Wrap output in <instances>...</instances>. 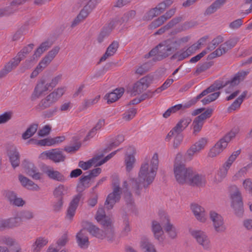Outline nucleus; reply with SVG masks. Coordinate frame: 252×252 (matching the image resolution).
Masks as SVG:
<instances>
[{"label":"nucleus","instance_id":"obj_1","mask_svg":"<svg viewBox=\"0 0 252 252\" xmlns=\"http://www.w3.org/2000/svg\"><path fill=\"white\" fill-rule=\"evenodd\" d=\"M151 168L148 161L141 164L137 178L129 176L128 181H124V188H131L133 189H142L149 188L156 177L158 166V154L155 153L151 161Z\"/></svg>","mask_w":252,"mask_h":252},{"label":"nucleus","instance_id":"obj_2","mask_svg":"<svg viewBox=\"0 0 252 252\" xmlns=\"http://www.w3.org/2000/svg\"><path fill=\"white\" fill-rule=\"evenodd\" d=\"M176 51L177 49L172 39L169 38L159 43L146 56L148 57L153 56V61L156 62L166 58Z\"/></svg>","mask_w":252,"mask_h":252},{"label":"nucleus","instance_id":"obj_3","mask_svg":"<svg viewBox=\"0 0 252 252\" xmlns=\"http://www.w3.org/2000/svg\"><path fill=\"white\" fill-rule=\"evenodd\" d=\"M248 73V71H245L238 72L231 80L225 82L224 83L221 81L217 80L201 93L204 96L209 93L219 90L228 85L232 87L237 86L241 81L244 80Z\"/></svg>","mask_w":252,"mask_h":252},{"label":"nucleus","instance_id":"obj_4","mask_svg":"<svg viewBox=\"0 0 252 252\" xmlns=\"http://www.w3.org/2000/svg\"><path fill=\"white\" fill-rule=\"evenodd\" d=\"M103 229L93 224H91L87 228L89 233L94 237L103 240L106 239L109 243L115 241V234L113 226H103Z\"/></svg>","mask_w":252,"mask_h":252},{"label":"nucleus","instance_id":"obj_5","mask_svg":"<svg viewBox=\"0 0 252 252\" xmlns=\"http://www.w3.org/2000/svg\"><path fill=\"white\" fill-rule=\"evenodd\" d=\"M174 171L176 179L180 184H188L190 178L193 174L192 168H186L183 163L175 162L174 165Z\"/></svg>","mask_w":252,"mask_h":252},{"label":"nucleus","instance_id":"obj_6","mask_svg":"<svg viewBox=\"0 0 252 252\" xmlns=\"http://www.w3.org/2000/svg\"><path fill=\"white\" fill-rule=\"evenodd\" d=\"M208 38V36H204L200 38L196 43H194L186 49L184 48L179 51L175 52L170 58L171 60H177V61H182L192 54H194L200 48V46Z\"/></svg>","mask_w":252,"mask_h":252},{"label":"nucleus","instance_id":"obj_7","mask_svg":"<svg viewBox=\"0 0 252 252\" xmlns=\"http://www.w3.org/2000/svg\"><path fill=\"white\" fill-rule=\"evenodd\" d=\"M160 221L168 238L171 240L177 239L179 233L178 229L171 221L170 216L166 213H163L160 216Z\"/></svg>","mask_w":252,"mask_h":252},{"label":"nucleus","instance_id":"obj_8","mask_svg":"<svg viewBox=\"0 0 252 252\" xmlns=\"http://www.w3.org/2000/svg\"><path fill=\"white\" fill-rule=\"evenodd\" d=\"M60 47L58 46L49 51L47 54L40 61L36 68L31 73L30 77L33 78L36 77L45 68H46L59 52Z\"/></svg>","mask_w":252,"mask_h":252},{"label":"nucleus","instance_id":"obj_9","mask_svg":"<svg viewBox=\"0 0 252 252\" xmlns=\"http://www.w3.org/2000/svg\"><path fill=\"white\" fill-rule=\"evenodd\" d=\"M189 233L204 250H209L211 248V242L207 234L201 230L190 229Z\"/></svg>","mask_w":252,"mask_h":252},{"label":"nucleus","instance_id":"obj_10","mask_svg":"<svg viewBox=\"0 0 252 252\" xmlns=\"http://www.w3.org/2000/svg\"><path fill=\"white\" fill-rule=\"evenodd\" d=\"M231 207L233 208L234 213L239 217L243 214V204L241 194L238 190H233L230 193Z\"/></svg>","mask_w":252,"mask_h":252},{"label":"nucleus","instance_id":"obj_11","mask_svg":"<svg viewBox=\"0 0 252 252\" xmlns=\"http://www.w3.org/2000/svg\"><path fill=\"white\" fill-rule=\"evenodd\" d=\"M209 218L212 222V225L215 231L217 233H222L226 229L222 216L215 211L209 212Z\"/></svg>","mask_w":252,"mask_h":252},{"label":"nucleus","instance_id":"obj_12","mask_svg":"<svg viewBox=\"0 0 252 252\" xmlns=\"http://www.w3.org/2000/svg\"><path fill=\"white\" fill-rule=\"evenodd\" d=\"M191 121V119L189 117L181 119L176 126L169 131L165 139L169 140L176 133H181V132L188 127Z\"/></svg>","mask_w":252,"mask_h":252},{"label":"nucleus","instance_id":"obj_13","mask_svg":"<svg viewBox=\"0 0 252 252\" xmlns=\"http://www.w3.org/2000/svg\"><path fill=\"white\" fill-rule=\"evenodd\" d=\"M22 165L25 172L33 179L39 180L41 179L42 174L39 172L37 167L34 164L27 159H25L22 163Z\"/></svg>","mask_w":252,"mask_h":252},{"label":"nucleus","instance_id":"obj_14","mask_svg":"<svg viewBox=\"0 0 252 252\" xmlns=\"http://www.w3.org/2000/svg\"><path fill=\"white\" fill-rule=\"evenodd\" d=\"M122 190H113V192L108 195L104 203L107 209H112L114 205L120 200L122 194Z\"/></svg>","mask_w":252,"mask_h":252},{"label":"nucleus","instance_id":"obj_15","mask_svg":"<svg viewBox=\"0 0 252 252\" xmlns=\"http://www.w3.org/2000/svg\"><path fill=\"white\" fill-rule=\"evenodd\" d=\"M207 143V139L206 138H201L193 145H192L187 151L186 155L190 158L193 156L200 152L203 149Z\"/></svg>","mask_w":252,"mask_h":252},{"label":"nucleus","instance_id":"obj_16","mask_svg":"<svg viewBox=\"0 0 252 252\" xmlns=\"http://www.w3.org/2000/svg\"><path fill=\"white\" fill-rule=\"evenodd\" d=\"M161 222L154 220L152 222V231L154 234V238L159 242H162L164 240V230L163 226L161 225Z\"/></svg>","mask_w":252,"mask_h":252},{"label":"nucleus","instance_id":"obj_17","mask_svg":"<svg viewBox=\"0 0 252 252\" xmlns=\"http://www.w3.org/2000/svg\"><path fill=\"white\" fill-rule=\"evenodd\" d=\"M42 154L46 155L49 159L55 163L64 161L65 159V156L63 154L62 152L57 149H53L48 151L44 152Z\"/></svg>","mask_w":252,"mask_h":252},{"label":"nucleus","instance_id":"obj_18","mask_svg":"<svg viewBox=\"0 0 252 252\" xmlns=\"http://www.w3.org/2000/svg\"><path fill=\"white\" fill-rule=\"evenodd\" d=\"M189 181L188 185L196 188H203L206 183V177L204 175L194 173Z\"/></svg>","mask_w":252,"mask_h":252},{"label":"nucleus","instance_id":"obj_19","mask_svg":"<svg viewBox=\"0 0 252 252\" xmlns=\"http://www.w3.org/2000/svg\"><path fill=\"white\" fill-rule=\"evenodd\" d=\"M190 209L197 220L205 222L207 220L205 209L197 204H191Z\"/></svg>","mask_w":252,"mask_h":252},{"label":"nucleus","instance_id":"obj_20","mask_svg":"<svg viewBox=\"0 0 252 252\" xmlns=\"http://www.w3.org/2000/svg\"><path fill=\"white\" fill-rule=\"evenodd\" d=\"M115 22L112 20L108 24L105 25L98 35L97 40L99 43H102L112 31L116 27Z\"/></svg>","mask_w":252,"mask_h":252},{"label":"nucleus","instance_id":"obj_21","mask_svg":"<svg viewBox=\"0 0 252 252\" xmlns=\"http://www.w3.org/2000/svg\"><path fill=\"white\" fill-rule=\"evenodd\" d=\"M34 44L31 43L22 48V49L18 53L17 56L14 58L12 61L17 66L20 63V62L24 59L27 55H28L33 49Z\"/></svg>","mask_w":252,"mask_h":252},{"label":"nucleus","instance_id":"obj_22","mask_svg":"<svg viewBox=\"0 0 252 252\" xmlns=\"http://www.w3.org/2000/svg\"><path fill=\"white\" fill-rule=\"evenodd\" d=\"M45 81L44 80H41V81L38 83L35 86L34 91L32 94L31 99L32 100H34L37 98H38L44 92L49 90L50 86L47 83L45 85Z\"/></svg>","mask_w":252,"mask_h":252},{"label":"nucleus","instance_id":"obj_23","mask_svg":"<svg viewBox=\"0 0 252 252\" xmlns=\"http://www.w3.org/2000/svg\"><path fill=\"white\" fill-rule=\"evenodd\" d=\"M96 219L103 226H113L111 219L106 216L103 209H98L96 215Z\"/></svg>","mask_w":252,"mask_h":252},{"label":"nucleus","instance_id":"obj_24","mask_svg":"<svg viewBox=\"0 0 252 252\" xmlns=\"http://www.w3.org/2000/svg\"><path fill=\"white\" fill-rule=\"evenodd\" d=\"M236 133L233 131H230L226 134L222 138H221L217 143L215 145L217 148L221 149L222 151L227 147L228 143L231 139L234 138L236 136Z\"/></svg>","mask_w":252,"mask_h":252},{"label":"nucleus","instance_id":"obj_25","mask_svg":"<svg viewBox=\"0 0 252 252\" xmlns=\"http://www.w3.org/2000/svg\"><path fill=\"white\" fill-rule=\"evenodd\" d=\"M48 243V239L46 237H37L31 246L32 252H40L42 248Z\"/></svg>","mask_w":252,"mask_h":252},{"label":"nucleus","instance_id":"obj_26","mask_svg":"<svg viewBox=\"0 0 252 252\" xmlns=\"http://www.w3.org/2000/svg\"><path fill=\"white\" fill-rule=\"evenodd\" d=\"M5 195L10 203L13 205L22 207L25 204V201L22 198L18 197L13 191H7Z\"/></svg>","mask_w":252,"mask_h":252},{"label":"nucleus","instance_id":"obj_27","mask_svg":"<svg viewBox=\"0 0 252 252\" xmlns=\"http://www.w3.org/2000/svg\"><path fill=\"white\" fill-rule=\"evenodd\" d=\"M102 158H103V154L98 153L92 158L86 162L80 161L78 163V166L84 170H87L90 169L94 164L96 165L97 161Z\"/></svg>","mask_w":252,"mask_h":252},{"label":"nucleus","instance_id":"obj_28","mask_svg":"<svg viewBox=\"0 0 252 252\" xmlns=\"http://www.w3.org/2000/svg\"><path fill=\"white\" fill-rule=\"evenodd\" d=\"M125 140L124 136L122 135H118L115 138L112 139L110 143L108 144L106 148L98 153H102L103 157L105 153H108L113 148L118 146L121 143Z\"/></svg>","mask_w":252,"mask_h":252},{"label":"nucleus","instance_id":"obj_29","mask_svg":"<svg viewBox=\"0 0 252 252\" xmlns=\"http://www.w3.org/2000/svg\"><path fill=\"white\" fill-rule=\"evenodd\" d=\"M124 93V89L121 88L116 89L114 91L105 94L104 98L107 100L108 104H110L117 101L120 98Z\"/></svg>","mask_w":252,"mask_h":252},{"label":"nucleus","instance_id":"obj_30","mask_svg":"<svg viewBox=\"0 0 252 252\" xmlns=\"http://www.w3.org/2000/svg\"><path fill=\"white\" fill-rule=\"evenodd\" d=\"M77 243L81 248H87L89 245V238L85 229H81L76 236Z\"/></svg>","mask_w":252,"mask_h":252},{"label":"nucleus","instance_id":"obj_31","mask_svg":"<svg viewBox=\"0 0 252 252\" xmlns=\"http://www.w3.org/2000/svg\"><path fill=\"white\" fill-rule=\"evenodd\" d=\"M140 248L144 252H158L155 246L145 237H142L139 242Z\"/></svg>","mask_w":252,"mask_h":252},{"label":"nucleus","instance_id":"obj_32","mask_svg":"<svg viewBox=\"0 0 252 252\" xmlns=\"http://www.w3.org/2000/svg\"><path fill=\"white\" fill-rule=\"evenodd\" d=\"M119 42L114 41L107 47L104 54L99 60V62L105 61L108 57L113 56L117 51L119 47Z\"/></svg>","mask_w":252,"mask_h":252},{"label":"nucleus","instance_id":"obj_33","mask_svg":"<svg viewBox=\"0 0 252 252\" xmlns=\"http://www.w3.org/2000/svg\"><path fill=\"white\" fill-rule=\"evenodd\" d=\"M8 156L12 166L14 168L18 167L20 164V155L15 147L8 151Z\"/></svg>","mask_w":252,"mask_h":252},{"label":"nucleus","instance_id":"obj_34","mask_svg":"<svg viewBox=\"0 0 252 252\" xmlns=\"http://www.w3.org/2000/svg\"><path fill=\"white\" fill-rule=\"evenodd\" d=\"M94 182V180L87 174H84L79 179V181L77 184V188H89L91 187L92 184Z\"/></svg>","mask_w":252,"mask_h":252},{"label":"nucleus","instance_id":"obj_35","mask_svg":"<svg viewBox=\"0 0 252 252\" xmlns=\"http://www.w3.org/2000/svg\"><path fill=\"white\" fill-rule=\"evenodd\" d=\"M81 4L84 5L83 11L89 14V13L95 7L100 0H79Z\"/></svg>","mask_w":252,"mask_h":252},{"label":"nucleus","instance_id":"obj_36","mask_svg":"<svg viewBox=\"0 0 252 252\" xmlns=\"http://www.w3.org/2000/svg\"><path fill=\"white\" fill-rule=\"evenodd\" d=\"M47 169L44 170V173L48 177L52 180L63 181L64 180V176L58 171H55L53 168L47 167Z\"/></svg>","mask_w":252,"mask_h":252},{"label":"nucleus","instance_id":"obj_37","mask_svg":"<svg viewBox=\"0 0 252 252\" xmlns=\"http://www.w3.org/2000/svg\"><path fill=\"white\" fill-rule=\"evenodd\" d=\"M238 40L236 38H231L226 41L219 47L222 55L225 54L229 50L233 48L237 43Z\"/></svg>","mask_w":252,"mask_h":252},{"label":"nucleus","instance_id":"obj_38","mask_svg":"<svg viewBox=\"0 0 252 252\" xmlns=\"http://www.w3.org/2000/svg\"><path fill=\"white\" fill-rule=\"evenodd\" d=\"M136 15L135 10H130L124 14V15L120 18L116 17L113 19V21L115 22L116 25L118 24L121 25L124 23L127 22L130 19L134 18Z\"/></svg>","mask_w":252,"mask_h":252},{"label":"nucleus","instance_id":"obj_39","mask_svg":"<svg viewBox=\"0 0 252 252\" xmlns=\"http://www.w3.org/2000/svg\"><path fill=\"white\" fill-rule=\"evenodd\" d=\"M7 229H12L20 226L22 222L21 218H20L17 214L16 215L13 217L6 219Z\"/></svg>","mask_w":252,"mask_h":252},{"label":"nucleus","instance_id":"obj_40","mask_svg":"<svg viewBox=\"0 0 252 252\" xmlns=\"http://www.w3.org/2000/svg\"><path fill=\"white\" fill-rule=\"evenodd\" d=\"M124 195L126 203V209L127 211H133L135 209V204L129 190H125L124 192Z\"/></svg>","mask_w":252,"mask_h":252},{"label":"nucleus","instance_id":"obj_41","mask_svg":"<svg viewBox=\"0 0 252 252\" xmlns=\"http://www.w3.org/2000/svg\"><path fill=\"white\" fill-rule=\"evenodd\" d=\"M64 88H58L50 93L47 96L54 104L64 94Z\"/></svg>","mask_w":252,"mask_h":252},{"label":"nucleus","instance_id":"obj_42","mask_svg":"<svg viewBox=\"0 0 252 252\" xmlns=\"http://www.w3.org/2000/svg\"><path fill=\"white\" fill-rule=\"evenodd\" d=\"M38 124L33 123L30 125L27 130L22 134V138L26 140L32 136L36 132Z\"/></svg>","mask_w":252,"mask_h":252},{"label":"nucleus","instance_id":"obj_43","mask_svg":"<svg viewBox=\"0 0 252 252\" xmlns=\"http://www.w3.org/2000/svg\"><path fill=\"white\" fill-rule=\"evenodd\" d=\"M213 64L214 62L212 61L204 62L202 63L198 64L196 66L194 74L196 75H199L200 73L204 72L210 68Z\"/></svg>","mask_w":252,"mask_h":252},{"label":"nucleus","instance_id":"obj_44","mask_svg":"<svg viewBox=\"0 0 252 252\" xmlns=\"http://www.w3.org/2000/svg\"><path fill=\"white\" fill-rule=\"evenodd\" d=\"M53 104V103L50 99L46 96L40 100L38 105L35 107V109L38 111H41L48 108Z\"/></svg>","mask_w":252,"mask_h":252},{"label":"nucleus","instance_id":"obj_45","mask_svg":"<svg viewBox=\"0 0 252 252\" xmlns=\"http://www.w3.org/2000/svg\"><path fill=\"white\" fill-rule=\"evenodd\" d=\"M17 67V65L13 62L12 60L7 63L3 69L0 71V79L4 77L13 68Z\"/></svg>","mask_w":252,"mask_h":252},{"label":"nucleus","instance_id":"obj_46","mask_svg":"<svg viewBox=\"0 0 252 252\" xmlns=\"http://www.w3.org/2000/svg\"><path fill=\"white\" fill-rule=\"evenodd\" d=\"M19 217L21 218V221L22 223L23 220H30L34 218L33 212L31 211L25 210L17 213Z\"/></svg>","mask_w":252,"mask_h":252},{"label":"nucleus","instance_id":"obj_47","mask_svg":"<svg viewBox=\"0 0 252 252\" xmlns=\"http://www.w3.org/2000/svg\"><path fill=\"white\" fill-rule=\"evenodd\" d=\"M69 240V235L67 232L64 233L56 242L57 248L61 249L64 247Z\"/></svg>","mask_w":252,"mask_h":252},{"label":"nucleus","instance_id":"obj_48","mask_svg":"<svg viewBox=\"0 0 252 252\" xmlns=\"http://www.w3.org/2000/svg\"><path fill=\"white\" fill-rule=\"evenodd\" d=\"M111 178V185L113 189H126V188H124L123 186L122 188L120 187V180L119 176L117 175H112ZM128 178H129V177ZM128 181V179H127V180H125V181ZM124 182V181L123 182L122 184H123ZM129 188L132 189L131 188L129 187H128L127 188H126V189H128Z\"/></svg>","mask_w":252,"mask_h":252},{"label":"nucleus","instance_id":"obj_49","mask_svg":"<svg viewBox=\"0 0 252 252\" xmlns=\"http://www.w3.org/2000/svg\"><path fill=\"white\" fill-rule=\"evenodd\" d=\"M135 159L133 155H128L126 157L125 162L126 170L129 172L133 167V164L135 163Z\"/></svg>","mask_w":252,"mask_h":252},{"label":"nucleus","instance_id":"obj_50","mask_svg":"<svg viewBox=\"0 0 252 252\" xmlns=\"http://www.w3.org/2000/svg\"><path fill=\"white\" fill-rule=\"evenodd\" d=\"M160 14V12L158 11V7L152 8L147 12L143 16V20L144 21H150L154 17Z\"/></svg>","mask_w":252,"mask_h":252},{"label":"nucleus","instance_id":"obj_51","mask_svg":"<svg viewBox=\"0 0 252 252\" xmlns=\"http://www.w3.org/2000/svg\"><path fill=\"white\" fill-rule=\"evenodd\" d=\"M204 96L201 93L197 95L196 97H193L184 104H182V109H185L189 108L192 106L195 105L200 99L203 97Z\"/></svg>","mask_w":252,"mask_h":252},{"label":"nucleus","instance_id":"obj_52","mask_svg":"<svg viewBox=\"0 0 252 252\" xmlns=\"http://www.w3.org/2000/svg\"><path fill=\"white\" fill-rule=\"evenodd\" d=\"M204 123V122L201 120L198 119L197 117L194 118L192 124L193 129V133L196 134L201 130Z\"/></svg>","mask_w":252,"mask_h":252},{"label":"nucleus","instance_id":"obj_53","mask_svg":"<svg viewBox=\"0 0 252 252\" xmlns=\"http://www.w3.org/2000/svg\"><path fill=\"white\" fill-rule=\"evenodd\" d=\"M88 16V14H87V13L81 10L79 14L73 20L71 24V27H74L75 26L77 25L81 21L85 19Z\"/></svg>","mask_w":252,"mask_h":252},{"label":"nucleus","instance_id":"obj_54","mask_svg":"<svg viewBox=\"0 0 252 252\" xmlns=\"http://www.w3.org/2000/svg\"><path fill=\"white\" fill-rule=\"evenodd\" d=\"M146 89L147 88H144V86L140 81H137L133 87V95H136V94H139Z\"/></svg>","mask_w":252,"mask_h":252},{"label":"nucleus","instance_id":"obj_55","mask_svg":"<svg viewBox=\"0 0 252 252\" xmlns=\"http://www.w3.org/2000/svg\"><path fill=\"white\" fill-rule=\"evenodd\" d=\"M100 98V95H98L94 99H85L82 104L83 110L86 109L96 103Z\"/></svg>","mask_w":252,"mask_h":252},{"label":"nucleus","instance_id":"obj_56","mask_svg":"<svg viewBox=\"0 0 252 252\" xmlns=\"http://www.w3.org/2000/svg\"><path fill=\"white\" fill-rule=\"evenodd\" d=\"M171 39L174 46H175V48H176V49L177 50L179 48L182 43H187L189 41V40L190 39V36H186L178 39H174V38Z\"/></svg>","mask_w":252,"mask_h":252},{"label":"nucleus","instance_id":"obj_57","mask_svg":"<svg viewBox=\"0 0 252 252\" xmlns=\"http://www.w3.org/2000/svg\"><path fill=\"white\" fill-rule=\"evenodd\" d=\"M213 110L212 108H207L203 113L196 117L198 119H199L204 122V121L208 118L211 117L212 115Z\"/></svg>","mask_w":252,"mask_h":252},{"label":"nucleus","instance_id":"obj_58","mask_svg":"<svg viewBox=\"0 0 252 252\" xmlns=\"http://www.w3.org/2000/svg\"><path fill=\"white\" fill-rule=\"evenodd\" d=\"M144 86L145 88H148L153 81V76L148 75L139 80Z\"/></svg>","mask_w":252,"mask_h":252},{"label":"nucleus","instance_id":"obj_59","mask_svg":"<svg viewBox=\"0 0 252 252\" xmlns=\"http://www.w3.org/2000/svg\"><path fill=\"white\" fill-rule=\"evenodd\" d=\"M15 240L9 236H1L0 237V242L8 246H12L15 243Z\"/></svg>","mask_w":252,"mask_h":252},{"label":"nucleus","instance_id":"obj_60","mask_svg":"<svg viewBox=\"0 0 252 252\" xmlns=\"http://www.w3.org/2000/svg\"><path fill=\"white\" fill-rule=\"evenodd\" d=\"M26 26H22L15 32L13 36V40L16 41L19 39L26 31Z\"/></svg>","mask_w":252,"mask_h":252},{"label":"nucleus","instance_id":"obj_61","mask_svg":"<svg viewBox=\"0 0 252 252\" xmlns=\"http://www.w3.org/2000/svg\"><path fill=\"white\" fill-rule=\"evenodd\" d=\"M51 130V127L49 125H46L40 129L37 133L39 136L44 137L48 135Z\"/></svg>","mask_w":252,"mask_h":252},{"label":"nucleus","instance_id":"obj_62","mask_svg":"<svg viewBox=\"0 0 252 252\" xmlns=\"http://www.w3.org/2000/svg\"><path fill=\"white\" fill-rule=\"evenodd\" d=\"M81 146V143L80 142H78V143H76V144L74 146H65L63 150L64 151H65L67 153H74V152H75L76 151H78L79 150V149L80 148Z\"/></svg>","mask_w":252,"mask_h":252},{"label":"nucleus","instance_id":"obj_63","mask_svg":"<svg viewBox=\"0 0 252 252\" xmlns=\"http://www.w3.org/2000/svg\"><path fill=\"white\" fill-rule=\"evenodd\" d=\"M149 70V64L145 63L139 66L136 70L135 73L140 75H143Z\"/></svg>","mask_w":252,"mask_h":252},{"label":"nucleus","instance_id":"obj_64","mask_svg":"<svg viewBox=\"0 0 252 252\" xmlns=\"http://www.w3.org/2000/svg\"><path fill=\"white\" fill-rule=\"evenodd\" d=\"M82 197V194L80 193H78L76 195H75L72 198V200L69 203L70 206L77 208L79 204V202L80 201Z\"/></svg>","mask_w":252,"mask_h":252}]
</instances>
